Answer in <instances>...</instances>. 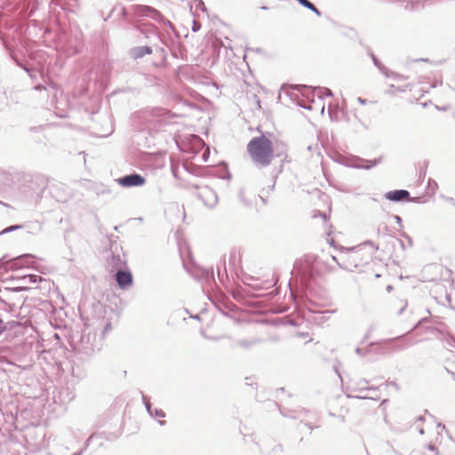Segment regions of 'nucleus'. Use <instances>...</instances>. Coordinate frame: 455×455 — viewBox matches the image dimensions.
<instances>
[{
	"label": "nucleus",
	"instance_id": "obj_1",
	"mask_svg": "<svg viewBox=\"0 0 455 455\" xmlns=\"http://www.w3.org/2000/svg\"><path fill=\"white\" fill-rule=\"evenodd\" d=\"M367 245L371 247L372 251L379 249V246L371 241H366L355 247L343 248V255L341 256L340 260H339L335 256H331V259L338 263L340 268L352 271L363 262H368L371 259L372 252H364V246Z\"/></svg>",
	"mask_w": 455,
	"mask_h": 455
},
{
	"label": "nucleus",
	"instance_id": "obj_2",
	"mask_svg": "<svg viewBox=\"0 0 455 455\" xmlns=\"http://www.w3.org/2000/svg\"><path fill=\"white\" fill-rule=\"evenodd\" d=\"M247 151L253 163L259 167L268 166L274 157V146L264 135L252 138L247 144Z\"/></svg>",
	"mask_w": 455,
	"mask_h": 455
},
{
	"label": "nucleus",
	"instance_id": "obj_3",
	"mask_svg": "<svg viewBox=\"0 0 455 455\" xmlns=\"http://www.w3.org/2000/svg\"><path fill=\"white\" fill-rule=\"evenodd\" d=\"M131 10L135 16L148 17L161 24L168 25L170 28H172V24L170 20H166L159 11L149 5L133 4L131 6Z\"/></svg>",
	"mask_w": 455,
	"mask_h": 455
},
{
	"label": "nucleus",
	"instance_id": "obj_4",
	"mask_svg": "<svg viewBox=\"0 0 455 455\" xmlns=\"http://www.w3.org/2000/svg\"><path fill=\"white\" fill-rule=\"evenodd\" d=\"M184 267L187 271L193 276L196 280L205 283L208 285H211L214 281L213 268H206L201 267L199 265L193 264L190 267H188L185 263H183Z\"/></svg>",
	"mask_w": 455,
	"mask_h": 455
},
{
	"label": "nucleus",
	"instance_id": "obj_5",
	"mask_svg": "<svg viewBox=\"0 0 455 455\" xmlns=\"http://www.w3.org/2000/svg\"><path fill=\"white\" fill-rule=\"evenodd\" d=\"M199 189L197 196L203 201L204 204L209 208H213L218 203V196L214 190L208 186L196 187Z\"/></svg>",
	"mask_w": 455,
	"mask_h": 455
},
{
	"label": "nucleus",
	"instance_id": "obj_6",
	"mask_svg": "<svg viewBox=\"0 0 455 455\" xmlns=\"http://www.w3.org/2000/svg\"><path fill=\"white\" fill-rule=\"evenodd\" d=\"M116 182L123 188L140 187L146 183V179L137 172H132L118 178Z\"/></svg>",
	"mask_w": 455,
	"mask_h": 455
},
{
	"label": "nucleus",
	"instance_id": "obj_7",
	"mask_svg": "<svg viewBox=\"0 0 455 455\" xmlns=\"http://www.w3.org/2000/svg\"><path fill=\"white\" fill-rule=\"evenodd\" d=\"M385 198L387 200L399 203L403 201H410V202H419L417 197H411L410 192L405 189H395L388 191L385 194Z\"/></svg>",
	"mask_w": 455,
	"mask_h": 455
},
{
	"label": "nucleus",
	"instance_id": "obj_8",
	"mask_svg": "<svg viewBox=\"0 0 455 455\" xmlns=\"http://www.w3.org/2000/svg\"><path fill=\"white\" fill-rule=\"evenodd\" d=\"M115 279L119 288L125 290L132 284L133 279L131 271L118 269L115 275Z\"/></svg>",
	"mask_w": 455,
	"mask_h": 455
},
{
	"label": "nucleus",
	"instance_id": "obj_9",
	"mask_svg": "<svg viewBox=\"0 0 455 455\" xmlns=\"http://www.w3.org/2000/svg\"><path fill=\"white\" fill-rule=\"evenodd\" d=\"M148 116L152 117L158 122H166L168 119L176 116L175 114H172L171 111L163 108H153L146 112Z\"/></svg>",
	"mask_w": 455,
	"mask_h": 455
},
{
	"label": "nucleus",
	"instance_id": "obj_10",
	"mask_svg": "<svg viewBox=\"0 0 455 455\" xmlns=\"http://www.w3.org/2000/svg\"><path fill=\"white\" fill-rule=\"evenodd\" d=\"M403 338V336H398L392 339H387L380 341L379 344L382 347H380V353L385 354L391 350L393 351H399L405 347L403 345H398L395 344L396 341L400 340Z\"/></svg>",
	"mask_w": 455,
	"mask_h": 455
},
{
	"label": "nucleus",
	"instance_id": "obj_11",
	"mask_svg": "<svg viewBox=\"0 0 455 455\" xmlns=\"http://www.w3.org/2000/svg\"><path fill=\"white\" fill-rule=\"evenodd\" d=\"M19 282L23 285L18 288L11 289L12 291H26L28 285L36 284L42 281V277L37 275H24L18 278Z\"/></svg>",
	"mask_w": 455,
	"mask_h": 455
},
{
	"label": "nucleus",
	"instance_id": "obj_12",
	"mask_svg": "<svg viewBox=\"0 0 455 455\" xmlns=\"http://www.w3.org/2000/svg\"><path fill=\"white\" fill-rule=\"evenodd\" d=\"M135 28L146 38H149L151 36L156 39H160L159 31L156 27L152 24H138Z\"/></svg>",
	"mask_w": 455,
	"mask_h": 455
},
{
	"label": "nucleus",
	"instance_id": "obj_13",
	"mask_svg": "<svg viewBox=\"0 0 455 455\" xmlns=\"http://www.w3.org/2000/svg\"><path fill=\"white\" fill-rule=\"evenodd\" d=\"M153 52L152 47L145 45V46H135L130 50V56L134 59H141L146 55H149Z\"/></svg>",
	"mask_w": 455,
	"mask_h": 455
},
{
	"label": "nucleus",
	"instance_id": "obj_14",
	"mask_svg": "<svg viewBox=\"0 0 455 455\" xmlns=\"http://www.w3.org/2000/svg\"><path fill=\"white\" fill-rule=\"evenodd\" d=\"M374 66L387 77H392L395 80H401L403 78L402 75H399L395 72L388 70L387 67H385L380 60H377L373 63Z\"/></svg>",
	"mask_w": 455,
	"mask_h": 455
},
{
	"label": "nucleus",
	"instance_id": "obj_15",
	"mask_svg": "<svg viewBox=\"0 0 455 455\" xmlns=\"http://www.w3.org/2000/svg\"><path fill=\"white\" fill-rule=\"evenodd\" d=\"M78 41V36H76V44H72L69 42H64L62 44V48H64V51L66 52L67 55L73 56L79 52V46L76 44Z\"/></svg>",
	"mask_w": 455,
	"mask_h": 455
},
{
	"label": "nucleus",
	"instance_id": "obj_16",
	"mask_svg": "<svg viewBox=\"0 0 455 455\" xmlns=\"http://www.w3.org/2000/svg\"><path fill=\"white\" fill-rule=\"evenodd\" d=\"M357 161L361 162V163H364V164H353V167L357 168V169L370 170L372 167L376 166L380 162V158L374 159L371 161L359 158V159H357Z\"/></svg>",
	"mask_w": 455,
	"mask_h": 455
},
{
	"label": "nucleus",
	"instance_id": "obj_17",
	"mask_svg": "<svg viewBox=\"0 0 455 455\" xmlns=\"http://www.w3.org/2000/svg\"><path fill=\"white\" fill-rule=\"evenodd\" d=\"M261 340L258 338H252V339H237L235 341V345L238 346V347H241L244 349H249L250 347L259 344Z\"/></svg>",
	"mask_w": 455,
	"mask_h": 455
},
{
	"label": "nucleus",
	"instance_id": "obj_18",
	"mask_svg": "<svg viewBox=\"0 0 455 455\" xmlns=\"http://www.w3.org/2000/svg\"><path fill=\"white\" fill-rule=\"evenodd\" d=\"M300 5L305 7L306 9L310 10L318 17L322 16V12L309 0H296Z\"/></svg>",
	"mask_w": 455,
	"mask_h": 455
},
{
	"label": "nucleus",
	"instance_id": "obj_19",
	"mask_svg": "<svg viewBox=\"0 0 455 455\" xmlns=\"http://www.w3.org/2000/svg\"><path fill=\"white\" fill-rule=\"evenodd\" d=\"M305 410H299V411H288L284 412L283 410L280 409V412L284 417H289L291 419H299L300 414L304 412Z\"/></svg>",
	"mask_w": 455,
	"mask_h": 455
},
{
	"label": "nucleus",
	"instance_id": "obj_20",
	"mask_svg": "<svg viewBox=\"0 0 455 455\" xmlns=\"http://www.w3.org/2000/svg\"><path fill=\"white\" fill-rule=\"evenodd\" d=\"M142 402H143V403H144V405H145L148 414L151 417H153L154 416V414H153V410L154 409L152 408V404H151V403L149 401V398L147 395H143V394H142Z\"/></svg>",
	"mask_w": 455,
	"mask_h": 455
},
{
	"label": "nucleus",
	"instance_id": "obj_21",
	"mask_svg": "<svg viewBox=\"0 0 455 455\" xmlns=\"http://www.w3.org/2000/svg\"><path fill=\"white\" fill-rule=\"evenodd\" d=\"M22 228L21 225H12V226H9L5 228H4L2 231H0V235H3L4 234H7V233H10V232H12V231H15V230H18V229H20Z\"/></svg>",
	"mask_w": 455,
	"mask_h": 455
},
{
	"label": "nucleus",
	"instance_id": "obj_22",
	"mask_svg": "<svg viewBox=\"0 0 455 455\" xmlns=\"http://www.w3.org/2000/svg\"><path fill=\"white\" fill-rule=\"evenodd\" d=\"M68 447H60L54 452H48L46 455H68Z\"/></svg>",
	"mask_w": 455,
	"mask_h": 455
},
{
	"label": "nucleus",
	"instance_id": "obj_23",
	"mask_svg": "<svg viewBox=\"0 0 455 455\" xmlns=\"http://www.w3.org/2000/svg\"><path fill=\"white\" fill-rule=\"evenodd\" d=\"M315 91H318V92H323V95L326 96V97H331L332 96V92L329 88L317 87V88L315 89Z\"/></svg>",
	"mask_w": 455,
	"mask_h": 455
},
{
	"label": "nucleus",
	"instance_id": "obj_24",
	"mask_svg": "<svg viewBox=\"0 0 455 455\" xmlns=\"http://www.w3.org/2000/svg\"><path fill=\"white\" fill-rule=\"evenodd\" d=\"M153 417L164 418L165 412L162 409H154L153 410Z\"/></svg>",
	"mask_w": 455,
	"mask_h": 455
},
{
	"label": "nucleus",
	"instance_id": "obj_25",
	"mask_svg": "<svg viewBox=\"0 0 455 455\" xmlns=\"http://www.w3.org/2000/svg\"><path fill=\"white\" fill-rule=\"evenodd\" d=\"M196 8L201 10L202 12H207V9L204 5V3L202 0H196Z\"/></svg>",
	"mask_w": 455,
	"mask_h": 455
},
{
	"label": "nucleus",
	"instance_id": "obj_26",
	"mask_svg": "<svg viewBox=\"0 0 455 455\" xmlns=\"http://www.w3.org/2000/svg\"><path fill=\"white\" fill-rule=\"evenodd\" d=\"M111 330H112L111 323L110 322L106 323V324L104 326V329H103V331H102V335L104 336L105 334H107Z\"/></svg>",
	"mask_w": 455,
	"mask_h": 455
},
{
	"label": "nucleus",
	"instance_id": "obj_27",
	"mask_svg": "<svg viewBox=\"0 0 455 455\" xmlns=\"http://www.w3.org/2000/svg\"><path fill=\"white\" fill-rule=\"evenodd\" d=\"M201 28V24L196 20L193 22L192 31L197 32Z\"/></svg>",
	"mask_w": 455,
	"mask_h": 455
},
{
	"label": "nucleus",
	"instance_id": "obj_28",
	"mask_svg": "<svg viewBox=\"0 0 455 455\" xmlns=\"http://www.w3.org/2000/svg\"><path fill=\"white\" fill-rule=\"evenodd\" d=\"M273 452L277 454L283 452V446L281 444H277L273 448Z\"/></svg>",
	"mask_w": 455,
	"mask_h": 455
},
{
	"label": "nucleus",
	"instance_id": "obj_29",
	"mask_svg": "<svg viewBox=\"0 0 455 455\" xmlns=\"http://www.w3.org/2000/svg\"><path fill=\"white\" fill-rule=\"evenodd\" d=\"M156 52H159L161 53V55L164 57V59H166V52H165V50L162 47H157L156 49Z\"/></svg>",
	"mask_w": 455,
	"mask_h": 455
},
{
	"label": "nucleus",
	"instance_id": "obj_30",
	"mask_svg": "<svg viewBox=\"0 0 455 455\" xmlns=\"http://www.w3.org/2000/svg\"><path fill=\"white\" fill-rule=\"evenodd\" d=\"M298 105H299V107H301V108H305V109H308V110L312 109L311 105H307V104H304V103H302V102H300V101L298 103Z\"/></svg>",
	"mask_w": 455,
	"mask_h": 455
},
{
	"label": "nucleus",
	"instance_id": "obj_31",
	"mask_svg": "<svg viewBox=\"0 0 455 455\" xmlns=\"http://www.w3.org/2000/svg\"><path fill=\"white\" fill-rule=\"evenodd\" d=\"M368 54L371 58L373 63L379 60V59L374 55L372 52L369 51Z\"/></svg>",
	"mask_w": 455,
	"mask_h": 455
},
{
	"label": "nucleus",
	"instance_id": "obj_32",
	"mask_svg": "<svg viewBox=\"0 0 455 455\" xmlns=\"http://www.w3.org/2000/svg\"><path fill=\"white\" fill-rule=\"evenodd\" d=\"M394 219L395 220V222L399 225V226H402V218L399 216V215H395L394 216Z\"/></svg>",
	"mask_w": 455,
	"mask_h": 455
},
{
	"label": "nucleus",
	"instance_id": "obj_33",
	"mask_svg": "<svg viewBox=\"0 0 455 455\" xmlns=\"http://www.w3.org/2000/svg\"><path fill=\"white\" fill-rule=\"evenodd\" d=\"M406 306H407V302H404V304L397 311V315H401L403 314V312L404 311Z\"/></svg>",
	"mask_w": 455,
	"mask_h": 455
},
{
	"label": "nucleus",
	"instance_id": "obj_34",
	"mask_svg": "<svg viewBox=\"0 0 455 455\" xmlns=\"http://www.w3.org/2000/svg\"><path fill=\"white\" fill-rule=\"evenodd\" d=\"M5 331V326L3 321L0 319V335Z\"/></svg>",
	"mask_w": 455,
	"mask_h": 455
},
{
	"label": "nucleus",
	"instance_id": "obj_35",
	"mask_svg": "<svg viewBox=\"0 0 455 455\" xmlns=\"http://www.w3.org/2000/svg\"><path fill=\"white\" fill-rule=\"evenodd\" d=\"M357 101H358L360 104H362V105H365V104H366V102H367V100H366L365 99H363V98H361V97H358V98H357Z\"/></svg>",
	"mask_w": 455,
	"mask_h": 455
},
{
	"label": "nucleus",
	"instance_id": "obj_36",
	"mask_svg": "<svg viewBox=\"0 0 455 455\" xmlns=\"http://www.w3.org/2000/svg\"><path fill=\"white\" fill-rule=\"evenodd\" d=\"M428 449L435 453H437V448L434 444H429Z\"/></svg>",
	"mask_w": 455,
	"mask_h": 455
},
{
	"label": "nucleus",
	"instance_id": "obj_37",
	"mask_svg": "<svg viewBox=\"0 0 455 455\" xmlns=\"http://www.w3.org/2000/svg\"><path fill=\"white\" fill-rule=\"evenodd\" d=\"M355 353L358 355H364L363 352V349L360 348V347H357L355 348Z\"/></svg>",
	"mask_w": 455,
	"mask_h": 455
},
{
	"label": "nucleus",
	"instance_id": "obj_38",
	"mask_svg": "<svg viewBox=\"0 0 455 455\" xmlns=\"http://www.w3.org/2000/svg\"><path fill=\"white\" fill-rule=\"evenodd\" d=\"M121 14H122L123 17H127L128 16L127 10L125 8H122Z\"/></svg>",
	"mask_w": 455,
	"mask_h": 455
},
{
	"label": "nucleus",
	"instance_id": "obj_39",
	"mask_svg": "<svg viewBox=\"0 0 455 455\" xmlns=\"http://www.w3.org/2000/svg\"><path fill=\"white\" fill-rule=\"evenodd\" d=\"M312 277L311 273H303V278L310 279Z\"/></svg>",
	"mask_w": 455,
	"mask_h": 455
},
{
	"label": "nucleus",
	"instance_id": "obj_40",
	"mask_svg": "<svg viewBox=\"0 0 455 455\" xmlns=\"http://www.w3.org/2000/svg\"><path fill=\"white\" fill-rule=\"evenodd\" d=\"M446 200L455 206V199H453L452 197H447Z\"/></svg>",
	"mask_w": 455,
	"mask_h": 455
},
{
	"label": "nucleus",
	"instance_id": "obj_41",
	"mask_svg": "<svg viewBox=\"0 0 455 455\" xmlns=\"http://www.w3.org/2000/svg\"><path fill=\"white\" fill-rule=\"evenodd\" d=\"M36 90H38V91H41L43 89H44V87L41 84H37L36 87H35Z\"/></svg>",
	"mask_w": 455,
	"mask_h": 455
},
{
	"label": "nucleus",
	"instance_id": "obj_42",
	"mask_svg": "<svg viewBox=\"0 0 455 455\" xmlns=\"http://www.w3.org/2000/svg\"><path fill=\"white\" fill-rule=\"evenodd\" d=\"M403 236L408 239L410 244H412V241H411V238L410 236H408L406 234H403Z\"/></svg>",
	"mask_w": 455,
	"mask_h": 455
},
{
	"label": "nucleus",
	"instance_id": "obj_43",
	"mask_svg": "<svg viewBox=\"0 0 455 455\" xmlns=\"http://www.w3.org/2000/svg\"><path fill=\"white\" fill-rule=\"evenodd\" d=\"M434 183L435 188H437V183L434 180H429L428 184Z\"/></svg>",
	"mask_w": 455,
	"mask_h": 455
},
{
	"label": "nucleus",
	"instance_id": "obj_44",
	"mask_svg": "<svg viewBox=\"0 0 455 455\" xmlns=\"http://www.w3.org/2000/svg\"><path fill=\"white\" fill-rule=\"evenodd\" d=\"M410 3L411 4V10L415 8V6H414L415 4H419L418 2H414V1H411Z\"/></svg>",
	"mask_w": 455,
	"mask_h": 455
},
{
	"label": "nucleus",
	"instance_id": "obj_45",
	"mask_svg": "<svg viewBox=\"0 0 455 455\" xmlns=\"http://www.w3.org/2000/svg\"><path fill=\"white\" fill-rule=\"evenodd\" d=\"M297 88H301V89H306V90L309 89V87H307L306 85H298Z\"/></svg>",
	"mask_w": 455,
	"mask_h": 455
},
{
	"label": "nucleus",
	"instance_id": "obj_46",
	"mask_svg": "<svg viewBox=\"0 0 455 455\" xmlns=\"http://www.w3.org/2000/svg\"><path fill=\"white\" fill-rule=\"evenodd\" d=\"M160 426H164L166 424L165 420H158Z\"/></svg>",
	"mask_w": 455,
	"mask_h": 455
},
{
	"label": "nucleus",
	"instance_id": "obj_47",
	"mask_svg": "<svg viewBox=\"0 0 455 455\" xmlns=\"http://www.w3.org/2000/svg\"><path fill=\"white\" fill-rule=\"evenodd\" d=\"M206 339H213V340H217L219 339V338L217 337H208V336H205Z\"/></svg>",
	"mask_w": 455,
	"mask_h": 455
},
{
	"label": "nucleus",
	"instance_id": "obj_48",
	"mask_svg": "<svg viewBox=\"0 0 455 455\" xmlns=\"http://www.w3.org/2000/svg\"><path fill=\"white\" fill-rule=\"evenodd\" d=\"M425 419L424 416H419L417 420L418 421H423Z\"/></svg>",
	"mask_w": 455,
	"mask_h": 455
},
{
	"label": "nucleus",
	"instance_id": "obj_49",
	"mask_svg": "<svg viewBox=\"0 0 455 455\" xmlns=\"http://www.w3.org/2000/svg\"><path fill=\"white\" fill-rule=\"evenodd\" d=\"M437 427H440V428H442V429H444V428H445V426H444V425H443L442 423H439V424L437 425Z\"/></svg>",
	"mask_w": 455,
	"mask_h": 455
},
{
	"label": "nucleus",
	"instance_id": "obj_50",
	"mask_svg": "<svg viewBox=\"0 0 455 455\" xmlns=\"http://www.w3.org/2000/svg\"><path fill=\"white\" fill-rule=\"evenodd\" d=\"M83 451H83V450H81V451H77V452L73 453V455H82V454H83Z\"/></svg>",
	"mask_w": 455,
	"mask_h": 455
},
{
	"label": "nucleus",
	"instance_id": "obj_51",
	"mask_svg": "<svg viewBox=\"0 0 455 455\" xmlns=\"http://www.w3.org/2000/svg\"><path fill=\"white\" fill-rule=\"evenodd\" d=\"M425 321H427V318H422L421 320L419 321L417 326L419 325L421 323H423Z\"/></svg>",
	"mask_w": 455,
	"mask_h": 455
},
{
	"label": "nucleus",
	"instance_id": "obj_52",
	"mask_svg": "<svg viewBox=\"0 0 455 455\" xmlns=\"http://www.w3.org/2000/svg\"><path fill=\"white\" fill-rule=\"evenodd\" d=\"M392 289H393L392 285H387V291H390Z\"/></svg>",
	"mask_w": 455,
	"mask_h": 455
},
{
	"label": "nucleus",
	"instance_id": "obj_53",
	"mask_svg": "<svg viewBox=\"0 0 455 455\" xmlns=\"http://www.w3.org/2000/svg\"><path fill=\"white\" fill-rule=\"evenodd\" d=\"M419 433L420 435H424V429H423L422 427H420V428L419 429Z\"/></svg>",
	"mask_w": 455,
	"mask_h": 455
},
{
	"label": "nucleus",
	"instance_id": "obj_54",
	"mask_svg": "<svg viewBox=\"0 0 455 455\" xmlns=\"http://www.w3.org/2000/svg\"><path fill=\"white\" fill-rule=\"evenodd\" d=\"M324 111V106H322L321 112L323 113Z\"/></svg>",
	"mask_w": 455,
	"mask_h": 455
},
{
	"label": "nucleus",
	"instance_id": "obj_55",
	"mask_svg": "<svg viewBox=\"0 0 455 455\" xmlns=\"http://www.w3.org/2000/svg\"><path fill=\"white\" fill-rule=\"evenodd\" d=\"M9 307H11L12 308L13 307H15V304H12V305L9 304Z\"/></svg>",
	"mask_w": 455,
	"mask_h": 455
},
{
	"label": "nucleus",
	"instance_id": "obj_56",
	"mask_svg": "<svg viewBox=\"0 0 455 455\" xmlns=\"http://www.w3.org/2000/svg\"><path fill=\"white\" fill-rule=\"evenodd\" d=\"M217 268H218V269H217V272H218V274L220 275V268H219V267H217Z\"/></svg>",
	"mask_w": 455,
	"mask_h": 455
}]
</instances>
